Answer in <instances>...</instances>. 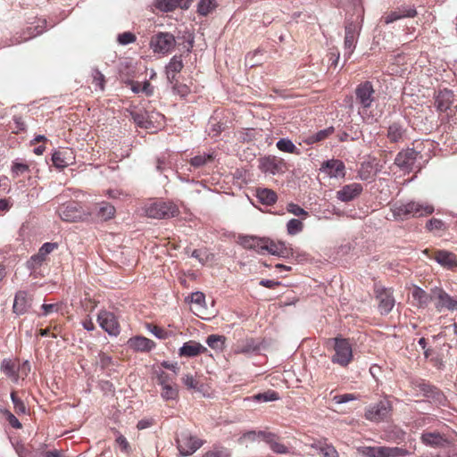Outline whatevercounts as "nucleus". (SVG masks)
I'll return each instance as SVG.
<instances>
[{
    "mask_svg": "<svg viewBox=\"0 0 457 457\" xmlns=\"http://www.w3.org/2000/svg\"><path fill=\"white\" fill-rule=\"evenodd\" d=\"M391 211L395 220H403L411 217L429 215L434 212V206L424 202L410 201L405 204H395Z\"/></svg>",
    "mask_w": 457,
    "mask_h": 457,
    "instance_id": "obj_1",
    "label": "nucleus"
},
{
    "mask_svg": "<svg viewBox=\"0 0 457 457\" xmlns=\"http://www.w3.org/2000/svg\"><path fill=\"white\" fill-rule=\"evenodd\" d=\"M145 213L149 218L161 220L177 216L179 210L172 203L156 201L145 205Z\"/></svg>",
    "mask_w": 457,
    "mask_h": 457,
    "instance_id": "obj_2",
    "label": "nucleus"
},
{
    "mask_svg": "<svg viewBox=\"0 0 457 457\" xmlns=\"http://www.w3.org/2000/svg\"><path fill=\"white\" fill-rule=\"evenodd\" d=\"M432 297L437 312H442L445 310L457 312V298L451 296L443 287H433Z\"/></svg>",
    "mask_w": 457,
    "mask_h": 457,
    "instance_id": "obj_3",
    "label": "nucleus"
},
{
    "mask_svg": "<svg viewBox=\"0 0 457 457\" xmlns=\"http://www.w3.org/2000/svg\"><path fill=\"white\" fill-rule=\"evenodd\" d=\"M334 341L335 354L332 357V362L345 367L353 359L352 345L349 340L345 338L337 337Z\"/></svg>",
    "mask_w": 457,
    "mask_h": 457,
    "instance_id": "obj_4",
    "label": "nucleus"
},
{
    "mask_svg": "<svg viewBox=\"0 0 457 457\" xmlns=\"http://www.w3.org/2000/svg\"><path fill=\"white\" fill-rule=\"evenodd\" d=\"M392 404L387 399L368 406L365 412L366 420L372 422H380L391 415Z\"/></svg>",
    "mask_w": 457,
    "mask_h": 457,
    "instance_id": "obj_5",
    "label": "nucleus"
},
{
    "mask_svg": "<svg viewBox=\"0 0 457 457\" xmlns=\"http://www.w3.org/2000/svg\"><path fill=\"white\" fill-rule=\"evenodd\" d=\"M58 214L62 220L69 222L82 220L89 215L77 202H68L62 204L58 208Z\"/></svg>",
    "mask_w": 457,
    "mask_h": 457,
    "instance_id": "obj_6",
    "label": "nucleus"
},
{
    "mask_svg": "<svg viewBox=\"0 0 457 457\" xmlns=\"http://www.w3.org/2000/svg\"><path fill=\"white\" fill-rule=\"evenodd\" d=\"M176 44L175 37L169 32H159L152 37L150 46L154 53L167 54L170 52Z\"/></svg>",
    "mask_w": 457,
    "mask_h": 457,
    "instance_id": "obj_7",
    "label": "nucleus"
},
{
    "mask_svg": "<svg viewBox=\"0 0 457 457\" xmlns=\"http://www.w3.org/2000/svg\"><path fill=\"white\" fill-rule=\"evenodd\" d=\"M176 442L178 449L183 456L193 454L203 445L201 440L191 436L187 431H183L178 435Z\"/></svg>",
    "mask_w": 457,
    "mask_h": 457,
    "instance_id": "obj_8",
    "label": "nucleus"
},
{
    "mask_svg": "<svg viewBox=\"0 0 457 457\" xmlns=\"http://www.w3.org/2000/svg\"><path fill=\"white\" fill-rule=\"evenodd\" d=\"M376 298L378 301V310L381 314H388L395 304L393 290L382 286L375 287Z\"/></svg>",
    "mask_w": 457,
    "mask_h": 457,
    "instance_id": "obj_9",
    "label": "nucleus"
},
{
    "mask_svg": "<svg viewBox=\"0 0 457 457\" xmlns=\"http://www.w3.org/2000/svg\"><path fill=\"white\" fill-rule=\"evenodd\" d=\"M374 88L370 81L359 84L355 89V96L357 103L366 111L374 102Z\"/></svg>",
    "mask_w": 457,
    "mask_h": 457,
    "instance_id": "obj_10",
    "label": "nucleus"
},
{
    "mask_svg": "<svg viewBox=\"0 0 457 457\" xmlns=\"http://www.w3.org/2000/svg\"><path fill=\"white\" fill-rule=\"evenodd\" d=\"M97 321L99 326L110 336L117 337L120 334V325L112 312L100 311L97 314Z\"/></svg>",
    "mask_w": 457,
    "mask_h": 457,
    "instance_id": "obj_11",
    "label": "nucleus"
},
{
    "mask_svg": "<svg viewBox=\"0 0 457 457\" xmlns=\"http://www.w3.org/2000/svg\"><path fill=\"white\" fill-rule=\"evenodd\" d=\"M259 167L264 173L277 175L285 172L286 162L282 158L268 155L260 160Z\"/></svg>",
    "mask_w": 457,
    "mask_h": 457,
    "instance_id": "obj_12",
    "label": "nucleus"
},
{
    "mask_svg": "<svg viewBox=\"0 0 457 457\" xmlns=\"http://www.w3.org/2000/svg\"><path fill=\"white\" fill-rule=\"evenodd\" d=\"M418 155L419 152L415 151L413 148L403 149L396 154L395 164L402 170L410 172L413 169Z\"/></svg>",
    "mask_w": 457,
    "mask_h": 457,
    "instance_id": "obj_13",
    "label": "nucleus"
},
{
    "mask_svg": "<svg viewBox=\"0 0 457 457\" xmlns=\"http://www.w3.org/2000/svg\"><path fill=\"white\" fill-rule=\"evenodd\" d=\"M320 170L330 179H344L345 177V165L338 159L323 162Z\"/></svg>",
    "mask_w": 457,
    "mask_h": 457,
    "instance_id": "obj_14",
    "label": "nucleus"
},
{
    "mask_svg": "<svg viewBox=\"0 0 457 457\" xmlns=\"http://www.w3.org/2000/svg\"><path fill=\"white\" fill-rule=\"evenodd\" d=\"M416 386L424 396L431 399L436 404L443 406L446 404L447 400L444 393L435 386L422 380Z\"/></svg>",
    "mask_w": 457,
    "mask_h": 457,
    "instance_id": "obj_15",
    "label": "nucleus"
},
{
    "mask_svg": "<svg viewBox=\"0 0 457 457\" xmlns=\"http://www.w3.org/2000/svg\"><path fill=\"white\" fill-rule=\"evenodd\" d=\"M267 237H259L255 236L242 235L238 237V243L245 248L253 250L258 253L263 254L268 246L266 245Z\"/></svg>",
    "mask_w": 457,
    "mask_h": 457,
    "instance_id": "obj_16",
    "label": "nucleus"
},
{
    "mask_svg": "<svg viewBox=\"0 0 457 457\" xmlns=\"http://www.w3.org/2000/svg\"><path fill=\"white\" fill-rule=\"evenodd\" d=\"M344 40V57L348 59L355 49V44L358 37L357 26L353 22L345 25Z\"/></svg>",
    "mask_w": 457,
    "mask_h": 457,
    "instance_id": "obj_17",
    "label": "nucleus"
},
{
    "mask_svg": "<svg viewBox=\"0 0 457 457\" xmlns=\"http://www.w3.org/2000/svg\"><path fill=\"white\" fill-rule=\"evenodd\" d=\"M363 191V187L360 183H351L344 186L337 192V198L344 203H347L357 198Z\"/></svg>",
    "mask_w": 457,
    "mask_h": 457,
    "instance_id": "obj_18",
    "label": "nucleus"
},
{
    "mask_svg": "<svg viewBox=\"0 0 457 457\" xmlns=\"http://www.w3.org/2000/svg\"><path fill=\"white\" fill-rule=\"evenodd\" d=\"M32 298L29 296L28 292L20 290L15 294L12 311L17 315L26 313L31 307Z\"/></svg>",
    "mask_w": 457,
    "mask_h": 457,
    "instance_id": "obj_19",
    "label": "nucleus"
},
{
    "mask_svg": "<svg viewBox=\"0 0 457 457\" xmlns=\"http://www.w3.org/2000/svg\"><path fill=\"white\" fill-rule=\"evenodd\" d=\"M266 245H268L265 252L272 255H277L281 258H288L293 255V249L286 245L285 242H275L267 237Z\"/></svg>",
    "mask_w": 457,
    "mask_h": 457,
    "instance_id": "obj_20",
    "label": "nucleus"
},
{
    "mask_svg": "<svg viewBox=\"0 0 457 457\" xmlns=\"http://www.w3.org/2000/svg\"><path fill=\"white\" fill-rule=\"evenodd\" d=\"M128 347L135 352H150L155 347V343L143 336L130 337L127 342Z\"/></svg>",
    "mask_w": 457,
    "mask_h": 457,
    "instance_id": "obj_21",
    "label": "nucleus"
},
{
    "mask_svg": "<svg viewBox=\"0 0 457 457\" xmlns=\"http://www.w3.org/2000/svg\"><path fill=\"white\" fill-rule=\"evenodd\" d=\"M192 0H155L154 6L161 12H169L176 8L187 9Z\"/></svg>",
    "mask_w": 457,
    "mask_h": 457,
    "instance_id": "obj_22",
    "label": "nucleus"
},
{
    "mask_svg": "<svg viewBox=\"0 0 457 457\" xmlns=\"http://www.w3.org/2000/svg\"><path fill=\"white\" fill-rule=\"evenodd\" d=\"M206 350V347L200 343L190 340L183 344L179 350V354L183 357H195Z\"/></svg>",
    "mask_w": 457,
    "mask_h": 457,
    "instance_id": "obj_23",
    "label": "nucleus"
},
{
    "mask_svg": "<svg viewBox=\"0 0 457 457\" xmlns=\"http://www.w3.org/2000/svg\"><path fill=\"white\" fill-rule=\"evenodd\" d=\"M184 64L181 56H173L166 66V76L170 84L177 83L176 75L183 69Z\"/></svg>",
    "mask_w": 457,
    "mask_h": 457,
    "instance_id": "obj_24",
    "label": "nucleus"
},
{
    "mask_svg": "<svg viewBox=\"0 0 457 457\" xmlns=\"http://www.w3.org/2000/svg\"><path fill=\"white\" fill-rule=\"evenodd\" d=\"M453 92L448 89H444L439 91L437 94L435 105L439 112H446L449 110L453 104Z\"/></svg>",
    "mask_w": 457,
    "mask_h": 457,
    "instance_id": "obj_25",
    "label": "nucleus"
},
{
    "mask_svg": "<svg viewBox=\"0 0 457 457\" xmlns=\"http://www.w3.org/2000/svg\"><path fill=\"white\" fill-rule=\"evenodd\" d=\"M412 299L417 303L420 308L427 307L430 303H433L432 288L429 293L426 292L420 287H415L411 292Z\"/></svg>",
    "mask_w": 457,
    "mask_h": 457,
    "instance_id": "obj_26",
    "label": "nucleus"
},
{
    "mask_svg": "<svg viewBox=\"0 0 457 457\" xmlns=\"http://www.w3.org/2000/svg\"><path fill=\"white\" fill-rule=\"evenodd\" d=\"M376 166L374 161L361 162L358 170V178L363 181L373 179L378 170Z\"/></svg>",
    "mask_w": 457,
    "mask_h": 457,
    "instance_id": "obj_27",
    "label": "nucleus"
},
{
    "mask_svg": "<svg viewBox=\"0 0 457 457\" xmlns=\"http://www.w3.org/2000/svg\"><path fill=\"white\" fill-rule=\"evenodd\" d=\"M434 259L437 263L446 269L453 270L457 267L456 257L453 253L447 251H437Z\"/></svg>",
    "mask_w": 457,
    "mask_h": 457,
    "instance_id": "obj_28",
    "label": "nucleus"
},
{
    "mask_svg": "<svg viewBox=\"0 0 457 457\" xmlns=\"http://www.w3.org/2000/svg\"><path fill=\"white\" fill-rule=\"evenodd\" d=\"M417 12L412 7H403L398 9L397 11L391 12L385 17L386 23H392L402 18H412L416 16Z\"/></svg>",
    "mask_w": 457,
    "mask_h": 457,
    "instance_id": "obj_29",
    "label": "nucleus"
},
{
    "mask_svg": "<svg viewBox=\"0 0 457 457\" xmlns=\"http://www.w3.org/2000/svg\"><path fill=\"white\" fill-rule=\"evenodd\" d=\"M420 440L422 444L430 447H439L445 443V439L438 432H424L421 435Z\"/></svg>",
    "mask_w": 457,
    "mask_h": 457,
    "instance_id": "obj_30",
    "label": "nucleus"
},
{
    "mask_svg": "<svg viewBox=\"0 0 457 457\" xmlns=\"http://www.w3.org/2000/svg\"><path fill=\"white\" fill-rule=\"evenodd\" d=\"M265 443L269 445L271 451L278 454H286L289 452L288 447L278 441V437L276 434L269 432L265 436Z\"/></svg>",
    "mask_w": 457,
    "mask_h": 457,
    "instance_id": "obj_31",
    "label": "nucleus"
},
{
    "mask_svg": "<svg viewBox=\"0 0 457 457\" xmlns=\"http://www.w3.org/2000/svg\"><path fill=\"white\" fill-rule=\"evenodd\" d=\"M96 217L101 220H108L114 217L115 208L107 202H102L95 208Z\"/></svg>",
    "mask_w": 457,
    "mask_h": 457,
    "instance_id": "obj_32",
    "label": "nucleus"
},
{
    "mask_svg": "<svg viewBox=\"0 0 457 457\" xmlns=\"http://www.w3.org/2000/svg\"><path fill=\"white\" fill-rule=\"evenodd\" d=\"M405 135V129L397 122H394L388 127L387 138L392 143H398L403 141Z\"/></svg>",
    "mask_w": 457,
    "mask_h": 457,
    "instance_id": "obj_33",
    "label": "nucleus"
},
{
    "mask_svg": "<svg viewBox=\"0 0 457 457\" xmlns=\"http://www.w3.org/2000/svg\"><path fill=\"white\" fill-rule=\"evenodd\" d=\"M257 198L266 205H272L277 201V194L269 188H260L257 190Z\"/></svg>",
    "mask_w": 457,
    "mask_h": 457,
    "instance_id": "obj_34",
    "label": "nucleus"
},
{
    "mask_svg": "<svg viewBox=\"0 0 457 457\" xmlns=\"http://www.w3.org/2000/svg\"><path fill=\"white\" fill-rule=\"evenodd\" d=\"M267 434H269V432L250 430L244 433L238 438V443L244 445L246 442H254L257 439H262L265 442V436H267Z\"/></svg>",
    "mask_w": 457,
    "mask_h": 457,
    "instance_id": "obj_35",
    "label": "nucleus"
},
{
    "mask_svg": "<svg viewBox=\"0 0 457 457\" xmlns=\"http://www.w3.org/2000/svg\"><path fill=\"white\" fill-rule=\"evenodd\" d=\"M334 130V127H328L327 129H321L317 133L309 136L305 139V143L307 145H312L317 142L323 141L324 139L328 138L330 135H332Z\"/></svg>",
    "mask_w": 457,
    "mask_h": 457,
    "instance_id": "obj_36",
    "label": "nucleus"
},
{
    "mask_svg": "<svg viewBox=\"0 0 457 457\" xmlns=\"http://www.w3.org/2000/svg\"><path fill=\"white\" fill-rule=\"evenodd\" d=\"M216 0H199L197 4V12L201 16H207L217 7Z\"/></svg>",
    "mask_w": 457,
    "mask_h": 457,
    "instance_id": "obj_37",
    "label": "nucleus"
},
{
    "mask_svg": "<svg viewBox=\"0 0 457 457\" xmlns=\"http://www.w3.org/2000/svg\"><path fill=\"white\" fill-rule=\"evenodd\" d=\"M68 151H55L52 155V162L57 168H65L70 164L71 157Z\"/></svg>",
    "mask_w": 457,
    "mask_h": 457,
    "instance_id": "obj_38",
    "label": "nucleus"
},
{
    "mask_svg": "<svg viewBox=\"0 0 457 457\" xmlns=\"http://www.w3.org/2000/svg\"><path fill=\"white\" fill-rule=\"evenodd\" d=\"M276 146L281 152L300 154V150L288 138H280L277 142Z\"/></svg>",
    "mask_w": 457,
    "mask_h": 457,
    "instance_id": "obj_39",
    "label": "nucleus"
},
{
    "mask_svg": "<svg viewBox=\"0 0 457 457\" xmlns=\"http://www.w3.org/2000/svg\"><path fill=\"white\" fill-rule=\"evenodd\" d=\"M213 159L214 156L212 154H203L194 156L193 158H191L189 162L195 168H199L211 162L212 161H213Z\"/></svg>",
    "mask_w": 457,
    "mask_h": 457,
    "instance_id": "obj_40",
    "label": "nucleus"
},
{
    "mask_svg": "<svg viewBox=\"0 0 457 457\" xmlns=\"http://www.w3.org/2000/svg\"><path fill=\"white\" fill-rule=\"evenodd\" d=\"M258 349V345L253 338H248L241 345H238L236 349L237 353H249Z\"/></svg>",
    "mask_w": 457,
    "mask_h": 457,
    "instance_id": "obj_41",
    "label": "nucleus"
},
{
    "mask_svg": "<svg viewBox=\"0 0 457 457\" xmlns=\"http://www.w3.org/2000/svg\"><path fill=\"white\" fill-rule=\"evenodd\" d=\"M360 452L365 457H385L384 446H364Z\"/></svg>",
    "mask_w": 457,
    "mask_h": 457,
    "instance_id": "obj_42",
    "label": "nucleus"
},
{
    "mask_svg": "<svg viewBox=\"0 0 457 457\" xmlns=\"http://www.w3.org/2000/svg\"><path fill=\"white\" fill-rule=\"evenodd\" d=\"M303 229V223L299 219H291L287 223V232L288 235L295 236L302 232Z\"/></svg>",
    "mask_w": 457,
    "mask_h": 457,
    "instance_id": "obj_43",
    "label": "nucleus"
},
{
    "mask_svg": "<svg viewBox=\"0 0 457 457\" xmlns=\"http://www.w3.org/2000/svg\"><path fill=\"white\" fill-rule=\"evenodd\" d=\"M410 453L402 447H388L384 446L385 457H403L409 455Z\"/></svg>",
    "mask_w": 457,
    "mask_h": 457,
    "instance_id": "obj_44",
    "label": "nucleus"
},
{
    "mask_svg": "<svg viewBox=\"0 0 457 457\" xmlns=\"http://www.w3.org/2000/svg\"><path fill=\"white\" fill-rule=\"evenodd\" d=\"M230 451L223 446H214L212 450L206 452L203 457H230Z\"/></svg>",
    "mask_w": 457,
    "mask_h": 457,
    "instance_id": "obj_45",
    "label": "nucleus"
},
{
    "mask_svg": "<svg viewBox=\"0 0 457 457\" xmlns=\"http://www.w3.org/2000/svg\"><path fill=\"white\" fill-rule=\"evenodd\" d=\"M1 370L9 378H16V365L11 361L4 359L1 364Z\"/></svg>",
    "mask_w": 457,
    "mask_h": 457,
    "instance_id": "obj_46",
    "label": "nucleus"
},
{
    "mask_svg": "<svg viewBox=\"0 0 457 457\" xmlns=\"http://www.w3.org/2000/svg\"><path fill=\"white\" fill-rule=\"evenodd\" d=\"M178 395L179 391L177 387L172 386V384L162 386L161 396L162 397V399L166 401L175 400L178 397Z\"/></svg>",
    "mask_w": 457,
    "mask_h": 457,
    "instance_id": "obj_47",
    "label": "nucleus"
},
{
    "mask_svg": "<svg viewBox=\"0 0 457 457\" xmlns=\"http://www.w3.org/2000/svg\"><path fill=\"white\" fill-rule=\"evenodd\" d=\"M253 400L257 402H273L279 399L278 394L275 391H266L253 396Z\"/></svg>",
    "mask_w": 457,
    "mask_h": 457,
    "instance_id": "obj_48",
    "label": "nucleus"
},
{
    "mask_svg": "<svg viewBox=\"0 0 457 457\" xmlns=\"http://www.w3.org/2000/svg\"><path fill=\"white\" fill-rule=\"evenodd\" d=\"M312 447L319 450L320 453L323 455V457H339L338 453L332 445H326L322 446L318 445L317 444H312Z\"/></svg>",
    "mask_w": 457,
    "mask_h": 457,
    "instance_id": "obj_49",
    "label": "nucleus"
},
{
    "mask_svg": "<svg viewBox=\"0 0 457 457\" xmlns=\"http://www.w3.org/2000/svg\"><path fill=\"white\" fill-rule=\"evenodd\" d=\"M45 261L46 258L40 255V253L37 252V253L30 257V259L27 262L26 266L31 271L36 270L43 264Z\"/></svg>",
    "mask_w": 457,
    "mask_h": 457,
    "instance_id": "obj_50",
    "label": "nucleus"
},
{
    "mask_svg": "<svg viewBox=\"0 0 457 457\" xmlns=\"http://www.w3.org/2000/svg\"><path fill=\"white\" fill-rule=\"evenodd\" d=\"M131 89L134 93L143 92L146 96H151L153 94V87L148 81H145L143 84L136 82L132 85Z\"/></svg>",
    "mask_w": 457,
    "mask_h": 457,
    "instance_id": "obj_51",
    "label": "nucleus"
},
{
    "mask_svg": "<svg viewBox=\"0 0 457 457\" xmlns=\"http://www.w3.org/2000/svg\"><path fill=\"white\" fill-rule=\"evenodd\" d=\"M29 170V165L23 162H14L12 166V175L13 178L20 177Z\"/></svg>",
    "mask_w": 457,
    "mask_h": 457,
    "instance_id": "obj_52",
    "label": "nucleus"
},
{
    "mask_svg": "<svg viewBox=\"0 0 457 457\" xmlns=\"http://www.w3.org/2000/svg\"><path fill=\"white\" fill-rule=\"evenodd\" d=\"M137 37L134 33L126 31L117 36V41L121 46H127L136 41Z\"/></svg>",
    "mask_w": 457,
    "mask_h": 457,
    "instance_id": "obj_53",
    "label": "nucleus"
},
{
    "mask_svg": "<svg viewBox=\"0 0 457 457\" xmlns=\"http://www.w3.org/2000/svg\"><path fill=\"white\" fill-rule=\"evenodd\" d=\"M287 211L295 216L303 217V220H304L309 215L304 209H303L301 206L294 203H290L287 204Z\"/></svg>",
    "mask_w": 457,
    "mask_h": 457,
    "instance_id": "obj_54",
    "label": "nucleus"
},
{
    "mask_svg": "<svg viewBox=\"0 0 457 457\" xmlns=\"http://www.w3.org/2000/svg\"><path fill=\"white\" fill-rule=\"evenodd\" d=\"M11 400L13 403L15 411L18 414H25L26 413V406L24 403L16 395L15 392L11 393Z\"/></svg>",
    "mask_w": 457,
    "mask_h": 457,
    "instance_id": "obj_55",
    "label": "nucleus"
},
{
    "mask_svg": "<svg viewBox=\"0 0 457 457\" xmlns=\"http://www.w3.org/2000/svg\"><path fill=\"white\" fill-rule=\"evenodd\" d=\"M148 330L159 339H166L169 337V332L161 327L155 325H147Z\"/></svg>",
    "mask_w": 457,
    "mask_h": 457,
    "instance_id": "obj_56",
    "label": "nucleus"
},
{
    "mask_svg": "<svg viewBox=\"0 0 457 457\" xmlns=\"http://www.w3.org/2000/svg\"><path fill=\"white\" fill-rule=\"evenodd\" d=\"M13 447L19 457H32L31 450L24 444L16 443Z\"/></svg>",
    "mask_w": 457,
    "mask_h": 457,
    "instance_id": "obj_57",
    "label": "nucleus"
},
{
    "mask_svg": "<svg viewBox=\"0 0 457 457\" xmlns=\"http://www.w3.org/2000/svg\"><path fill=\"white\" fill-rule=\"evenodd\" d=\"M209 135L212 137H215L220 134L223 130L222 124L217 121L215 119H212L209 122Z\"/></svg>",
    "mask_w": 457,
    "mask_h": 457,
    "instance_id": "obj_58",
    "label": "nucleus"
},
{
    "mask_svg": "<svg viewBox=\"0 0 457 457\" xmlns=\"http://www.w3.org/2000/svg\"><path fill=\"white\" fill-rule=\"evenodd\" d=\"M156 374H157V383L161 386H164L166 385L168 386V385L172 384V378H170V376L168 373L164 372L163 370H157Z\"/></svg>",
    "mask_w": 457,
    "mask_h": 457,
    "instance_id": "obj_59",
    "label": "nucleus"
},
{
    "mask_svg": "<svg viewBox=\"0 0 457 457\" xmlns=\"http://www.w3.org/2000/svg\"><path fill=\"white\" fill-rule=\"evenodd\" d=\"M58 248L57 243H45L38 250V253L43 257L46 258V256L51 253L54 250Z\"/></svg>",
    "mask_w": 457,
    "mask_h": 457,
    "instance_id": "obj_60",
    "label": "nucleus"
},
{
    "mask_svg": "<svg viewBox=\"0 0 457 457\" xmlns=\"http://www.w3.org/2000/svg\"><path fill=\"white\" fill-rule=\"evenodd\" d=\"M223 337L218 335H211L207 337L206 343L212 349L220 348L222 344Z\"/></svg>",
    "mask_w": 457,
    "mask_h": 457,
    "instance_id": "obj_61",
    "label": "nucleus"
},
{
    "mask_svg": "<svg viewBox=\"0 0 457 457\" xmlns=\"http://www.w3.org/2000/svg\"><path fill=\"white\" fill-rule=\"evenodd\" d=\"M104 81H105V79H104V74L98 70H94L93 71V83L96 86H98L101 90H104Z\"/></svg>",
    "mask_w": 457,
    "mask_h": 457,
    "instance_id": "obj_62",
    "label": "nucleus"
},
{
    "mask_svg": "<svg viewBox=\"0 0 457 457\" xmlns=\"http://www.w3.org/2000/svg\"><path fill=\"white\" fill-rule=\"evenodd\" d=\"M134 121L141 128H147L148 120L145 113L135 112L132 113Z\"/></svg>",
    "mask_w": 457,
    "mask_h": 457,
    "instance_id": "obj_63",
    "label": "nucleus"
},
{
    "mask_svg": "<svg viewBox=\"0 0 457 457\" xmlns=\"http://www.w3.org/2000/svg\"><path fill=\"white\" fill-rule=\"evenodd\" d=\"M427 228L432 230H442L445 229V223L439 219H431L427 222Z\"/></svg>",
    "mask_w": 457,
    "mask_h": 457,
    "instance_id": "obj_64",
    "label": "nucleus"
}]
</instances>
